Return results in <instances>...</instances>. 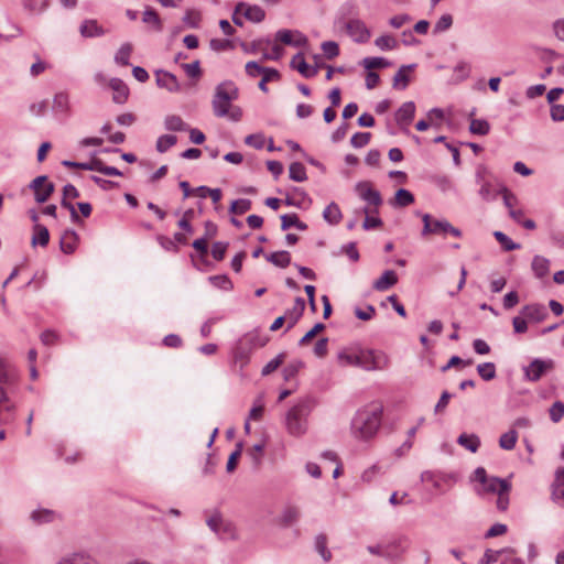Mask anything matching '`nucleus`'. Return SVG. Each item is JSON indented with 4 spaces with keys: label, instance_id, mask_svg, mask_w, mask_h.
<instances>
[{
    "label": "nucleus",
    "instance_id": "obj_24",
    "mask_svg": "<svg viewBox=\"0 0 564 564\" xmlns=\"http://www.w3.org/2000/svg\"><path fill=\"white\" fill-rule=\"evenodd\" d=\"M305 310V301L303 297H296L294 301V305L285 313V318L288 322V329L292 328L299 319L302 317Z\"/></svg>",
    "mask_w": 564,
    "mask_h": 564
},
{
    "label": "nucleus",
    "instance_id": "obj_59",
    "mask_svg": "<svg viewBox=\"0 0 564 564\" xmlns=\"http://www.w3.org/2000/svg\"><path fill=\"white\" fill-rule=\"evenodd\" d=\"M321 48L327 59H334L339 55V46L334 41L323 42Z\"/></svg>",
    "mask_w": 564,
    "mask_h": 564
},
{
    "label": "nucleus",
    "instance_id": "obj_63",
    "mask_svg": "<svg viewBox=\"0 0 564 564\" xmlns=\"http://www.w3.org/2000/svg\"><path fill=\"white\" fill-rule=\"evenodd\" d=\"M263 412H264V403L262 401V398L259 397L254 401L253 406L251 408V410L249 412L248 419L253 420V421H259V420H261Z\"/></svg>",
    "mask_w": 564,
    "mask_h": 564
},
{
    "label": "nucleus",
    "instance_id": "obj_26",
    "mask_svg": "<svg viewBox=\"0 0 564 564\" xmlns=\"http://www.w3.org/2000/svg\"><path fill=\"white\" fill-rule=\"evenodd\" d=\"M79 32L84 37H99L106 33L102 26H100L98 22L93 19L83 21L79 26Z\"/></svg>",
    "mask_w": 564,
    "mask_h": 564
},
{
    "label": "nucleus",
    "instance_id": "obj_62",
    "mask_svg": "<svg viewBox=\"0 0 564 564\" xmlns=\"http://www.w3.org/2000/svg\"><path fill=\"white\" fill-rule=\"evenodd\" d=\"M285 354H279L274 359L270 360L263 368H262V376H268L275 371L284 361Z\"/></svg>",
    "mask_w": 564,
    "mask_h": 564
},
{
    "label": "nucleus",
    "instance_id": "obj_56",
    "mask_svg": "<svg viewBox=\"0 0 564 564\" xmlns=\"http://www.w3.org/2000/svg\"><path fill=\"white\" fill-rule=\"evenodd\" d=\"M478 375L486 381L496 377V366L494 362H484L477 366Z\"/></svg>",
    "mask_w": 564,
    "mask_h": 564
},
{
    "label": "nucleus",
    "instance_id": "obj_38",
    "mask_svg": "<svg viewBox=\"0 0 564 564\" xmlns=\"http://www.w3.org/2000/svg\"><path fill=\"white\" fill-rule=\"evenodd\" d=\"M281 229L288 230L291 227H295L299 230H306L307 225L301 221L296 214H285L281 217Z\"/></svg>",
    "mask_w": 564,
    "mask_h": 564
},
{
    "label": "nucleus",
    "instance_id": "obj_36",
    "mask_svg": "<svg viewBox=\"0 0 564 564\" xmlns=\"http://www.w3.org/2000/svg\"><path fill=\"white\" fill-rule=\"evenodd\" d=\"M341 212L339 206L336 203H330L327 205L323 212V218L329 225H337L341 220Z\"/></svg>",
    "mask_w": 564,
    "mask_h": 564
},
{
    "label": "nucleus",
    "instance_id": "obj_10",
    "mask_svg": "<svg viewBox=\"0 0 564 564\" xmlns=\"http://www.w3.org/2000/svg\"><path fill=\"white\" fill-rule=\"evenodd\" d=\"M553 367L554 362L552 359L535 358L528 366L523 367L524 378L528 381L536 382L546 372L552 370Z\"/></svg>",
    "mask_w": 564,
    "mask_h": 564
},
{
    "label": "nucleus",
    "instance_id": "obj_49",
    "mask_svg": "<svg viewBox=\"0 0 564 564\" xmlns=\"http://www.w3.org/2000/svg\"><path fill=\"white\" fill-rule=\"evenodd\" d=\"M361 65L368 69L372 70L375 68H386L391 65V63L383 57H366L362 59Z\"/></svg>",
    "mask_w": 564,
    "mask_h": 564
},
{
    "label": "nucleus",
    "instance_id": "obj_40",
    "mask_svg": "<svg viewBox=\"0 0 564 564\" xmlns=\"http://www.w3.org/2000/svg\"><path fill=\"white\" fill-rule=\"evenodd\" d=\"M164 127L169 131L177 132V131H187L188 126L183 121L180 116L170 115L164 119Z\"/></svg>",
    "mask_w": 564,
    "mask_h": 564
},
{
    "label": "nucleus",
    "instance_id": "obj_29",
    "mask_svg": "<svg viewBox=\"0 0 564 564\" xmlns=\"http://www.w3.org/2000/svg\"><path fill=\"white\" fill-rule=\"evenodd\" d=\"M415 65H403L393 76V87L395 89L403 90L410 83L409 72L414 68Z\"/></svg>",
    "mask_w": 564,
    "mask_h": 564
},
{
    "label": "nucleus",
    "instance_id": "obj_35",
    "mask_svg": "<svg viewBox=\"0 0 564 564\" xmlns=\"http://www.w3.org/2000/svg\"><path fill=\"white\" fill-rule=\"evenodd\" d=\"M301 511L296 506H286L281 513V523L284 527H290L299 521Z\"/></svg>",
    "mask_w": 564,
    "mask_h": 564
},
{
    "label": "nucleus",
    "instance_id": "obj_52",
    "mask_svg": "<svg viewBox=\"0 0 564 564\" xmlns=\"http://www.w3.org/2000/svg\"><path fill=\"white\" fill-rule=\"evenodd\" d=\"M207 525L213 532L217 534H220L223 531H226L228 527V524L224 522L219 513H214L213 516H210L207 519Z\"/></svg>",
    "mask_w": 564,
    "mask_h": 564
},
{
    "label": "nucleus",
    "instance_id": "obj_16",
    "mask_svg": "<svg viewBox=\"0 0 564 564\" xmlns=\"http://www.w3.org/2000/svg\"><path fill=\"white\" fill-rule=\"evenodd\" d=\"M235 13H241L247 20L254 23H260L265 18V12L261 7L256 4L251 6L246 2L237 3Z\"/></svg>",
    "mask_w": 564,
    "mask_h": 564
},
{
    "label": "nucleus",
    "instance_id": "obj_41",
    "mask_svg": "<svg viewBox=\"0 0 564 564\" xmlns=\"http://www.w3.org/2000/svg\"><path fill=\"white\" fill-rule=\"evenodd\" d=\"M518 432L513 429H510L508 432L503 433L499 437V446L505 451H512L516 447L518 441Z\"/></svg>",
    "mask_w": 564,
    "mask_h": 564
},
{
    "label": "nucleus",
    "instance_id": "obj_53",
    "mask_svg": "<svg viewBox=\"0 0 564 564\" xmlns=\"http://www.w3.org/2000/svg\"><path fill=\"white\" fill-rule=\"evenodd\" d=\"M280 78V73L275 68L268 67L265 72L262 74V78L259 83V89L263 93L268 91L267 84L269 82L278 80Z\"/></svg>",
    "mask_w": 564,
    "mask_h": 564
},
{
    "label": "nucleus",
    "instance_id": "obj_14",
    "mask_svg": "<svg viewBox=\"0 0 564 564\" xmlns=\"http://www.w3.org/2000/svg\"><path fill=\"white\" fill-rule=\"evenodd\" d=\"M275 40L294 47H305L308 44L307 36L299 30L281 29L275 33Z\"/></svg>",
    "mask_w": 564,
    "mask_h": 564
},
{
    "label": "nucleus",
    "instance_id": "obj_54",
    "mask_svg": "<svg viewBox=\"0 0 564 564\" xmlns=\"http://www.w3.org/2000/svg\"><path fill=\"white\" fill-rule=\"evenodd\" d=\"M208 280L212 285L224 291H230L234 288L231 280L227 275H212Z\"/></svg>",
    "mask_w": 564,
    "mask_h": 564
},
{
    "label": "nucleus",
    "instance_id": "obj_17",
    "mask_svg": "<svg viewBox=\"0 0 564 564\" xmlns=\"http://www.w3.org/2000/svg\"><path fill=\"white\" fill-rule=\"evenodd\" d=\"M156 85L161 88H165L171 93H177L181 90V85L175 75L166 70L159 69L155 72Z\"/></svg>",
    "mask_w": 564,
    "mask_h": 564
},
{
    "label": "nucleus",
    "instance_id": "obj_23",
    "mask_svg": "<svg viewBox=\"0 0 564 564\" xmlns=\"http://www.w3.org/2000/svg\"><path fill=\"white\" fill-rule=\"evenodd\" d=\"M378 209H372L369 207H362L360 209L355 210L356 216L365 215V220L362 223V228L365 230H371L379 228L382 225V221L379 217L373 216L377 214Z\"/></svg>",
    "mask_w": 564,
    "mask_h": 564
},
{
    "label": "nucleus",
    "instance_id": "obj_27",
    "mask_svg": "<svg viewBox=\"0 0 564 564\" xmlns=\"http://www.w3.org/2000/svg\"><path fill=\"white\" fill-rule=\"evenodd\" d=\"M398 282V275L393 270H387L373 282L372 288L376 291L383 292L392 288Z\"/></svg>",
    "mask_w": 564,
    "mask_h": 564
},
{
    "label": "nucleus",
    "instance_id": "obj_46",
    "mask_svg": "<svg viewBox=\"0 0 564 564\" xmlns=\"http://www.w3.org/2000/svg\"><path fill=\"white\" fill-rule=\"evenodd\" d=\"M375 45L381 51H392L398 47V41L389 34L376 39Z\"/></svg>",
    "mask_w": 564,
    "mask_h": 564
},
{
    "label": "nucleus",
    "instance_id": "obj_58",
    "mask_svg": "<svg viewBox=\"0 0 564 564\" xmlns=\"http://www.w3.org/2000/svg\"><path fill=\"white\" fill-rule=\"evenodd\" d=\"M494 237L497 239V241L501 245V247L506 251H512L520 248L519 243L513 242L506 234L502 231H495Z\"/></svg>",
    "mask_w": 564,
    "mask_h": 564
},
{
    "label": "nucleus",
    "instance_id": "obj_43",
    "mask_svg": "<svg viewBox=\"0 0 564 564\" xmlns=\"http://www.w3.org/2000/svg\"><path fill=\"white\" fill-rule=\"evenodd\" d=\"M99 161H100V159L93 158L89 162L63 161L62 164L67 167L98 172Z\"/></svg>",
    "mask_w": 564,
    "mask_h": 564
},
{
    "label": "nucleus",
    "instance_id": "obj_30",
    "mask_svg": "<svg viewBox=\"0 0 564 564\" xmlns=\"http://www.w3.org/2000/svg\"><path fill=\"white\" fill-rule=\"evenodd\" d=\"M48 241H50L48 229L41 224H35L33 226V236L31 239L32 246L33 247H36V246L46 247L48 245Z\"/></svg>",
    "mask_w": 564,
    "mask_h": 564
},
{
    "label": "nucleus",
    "instance_id": "obj_3",
    "mask_svg": "<svg viewBox=\"0 0 564 564\" xmlns=\"http://www.w3.org/2000/svg\"><path fill=\"white\" fill-rule=\"evenodd\" d=\"M314 408L313 401L304 399L294 404L285 414L286 432L293 437H302L308 431V416Z\"/></svg>",
    "mask_w": 564,
    "mask_h": 564
},
{
    "label": "nucleus",
    "instance_id": "obj_11",
    "mask_svg": "<svg viewBox=\"0 0 564 564\" xmlns=\"http://www.w3.org/2000/svg\"><path fill=\"white\" fill-rule=\"evenodd\" d=\"M411 540L406 535H399L384 544V558L388 561H399L409 550Z\"/></svg>",
    "mask_w": 564,
    "mask_h": 564
},
{
    "label": "nucleus",
    "instance_id": "obj_57",
    "mask_svg": "<svg viewBox=\"0 0 564 564\" xmlns=\"http://www.w3.org/2000/svg\"><path fill=\"white\" fill-rule=\"evenodd\" d=\"M252 203L249 199H236L231 203L229 212L236 215H242L251 209Z\"/></svg>",
    "mask_w": 564,
    "mask_h": 564
},
{
    "label": "nucleus",
    "instance_id": "obj_9",
    "mask_svg": "<svg viewBox=\"0 0 564 564\" xmlns=\"http://www.w3.org/2000/svg\"><path fill=\"white\" fill-rule=\"evenodd\" d=\"M388 366V357L384 352L373 349H358L357 367L366 370H382Z\"/></svg>",
    "mask_w": 564,
    "mask_h": 564
},
{
    "label": "nucleus",
    "instance_id": "obj_32",
    "mask_svg": "<svg viewBox=\"0 0 564 564\" xmlns=\"http://www.w3.org/2000/svg\"><path fill=\"white\" fill-rule=\"evenodd\" d=\"M457 443L471 453H476L480 447V438L476 434L462 433Z\"/></svg>",
    "mask_w": 564,
    "mask_h": 564
},
{
    "label": "nucleus",
    "instance_id": "obj_19",
    "mask_svg": "<svg viewBox=\"0 0 564 564\" xmlns=\"http://www.w3.org/2000/svg\"><path fill=\"white\" fill-rule=\"evenodd\" d=\"M284 203L288 206L307 208L311 204V199L302 188L294 187L293 191L286 195Z\"/></svg>",
    "mask_w": 564,
    "mask_h": 564
},
{
    "label": "nucleus",
    "instance_id": "obj_20",
    "mask_svg": "<svg viewBox=\"0 0 564 564\" xmlns=\"http://www.w3.org/2000/svg\"><path fill=\"white\" fill-rule=\"evenodd\" d=\"M522 316L529 322H542L547 316L546 307L542 304H529L521 310Z\"/></svg>",
    "mask_w": 564,
    "mask_h": 564
},
{
    "label": "nucleus",
    "instance_id": "obj_22",
    "mask_svg": "<svg viewBox=\"0 0 564 564\" xmlns=\"http://www.w3.org/2000/svg\"><path fill=\"white\" fill-rule=\"evenodd\" d=\"M108 85L113 90V96H112L113 102L119 104V105L124 104L129 96L128 86L120 78L109 79Z\"/></svg>",
    "mask_w": 564,
    "mask_h": 564
},
{
    "label": "nucleus",
    "instance_id": "obj_12",
    "mask_svg": "<svg viewBox=\"0 0 564 564\" xmlns=\"http://www.w3.org/2000/svg\"><path fill=\"white\" fill-rule=\"evenodd\" d=\"M29 188L34 192L35 202L43 204L47 202L51 195L54 193L55 186L47 180L46 175H40L29 184Z\"/></svg>",
    "mask_w": 564,
    "mask_h": 564
},
{
    "label": "nucleus",
    "instance_id": "obj_28",
    "mask_svg": "<svg viewBox=\"0 0 564 564\" xmlns=\"http://www.w3.org/2000/svg\"><path fill=\"white\" fill-rule=\"evenodd\" d=\"M501 186L502 185H495L491 181L482 182V184L479 185L478 194L482 200L492 202L500 195Z\"/></svg>",
    "mask_w": 564,
    "mask_h": 564
},
{
    "label": "nucleus",
    "instance_id": "obj_25",
    "mask_svg": "<svg viewBox=\"0 0 564 564\" xmlns=\"http://www.w3.org/2000/svg\"><path fill=\"white\" fill-rule=\"evenodd\" d=\"M78 239V235L75 230L66 229L61 236V250L66 254L73 253L77 247Z\"/></svg>",
    "mask_w": 564,
    "mask_h": 564
},
{
    "label": "nucleus",
    "instance_id": "obj_60",
    "mask_svg": "<svg viewBox=\"0 0 564 564\" xmlns=\"http://www.w3.org/2000/svg\"><path fill=\"white\" fill-rule=\"evenodd\" d=\"M550 419L554 423H558L564 417V402L555 401L549 410Z\"/></svg>",
    "mask_w": 564,
    "mask_h": 564
},
{
    "label": "nucleus",
    "instance_id": "obj_45",
    "mask_svg": "<svg viewBox=\"0 0 564 564\" xmlns=\"http://www.w3.org/2000/svg\"><path fill=\"white\" fill-rule=\"evenodd\" d=\"M289 176L295 182H304L307 178L305 166L300 162H293L289 167Z\"/></svg>",
    "mask_w": 564,
    "mask_h": 564
},
{
    "label": "nucleus",
    "instance_id": "obj_37",
    "mask_svg": "<svg viewBox=\"0 0 564 564\" xmlns=\"http://www.w3.org/2000/svg\"><path fill=\"white\" fill-rule=\"evenodd\" d=\"M337 359H338V362L340 366L357 367L358 349H352V348L341 349L337 355Z\"/></svg>",
    "mask_w": 564,
    "mask_h": 564
},
{
    "label": "nucleus",
    "instance_id": "obj_48",
    "mask_svg": "<svg viewBox=\"0 0 564 564\" xmlns=\"http://www.w3.org/2000/svg\"><path fill=\"white\" fill-rule=\"evenodd\" d=\"M177 142V138L173 134H163L156 140V151L160 153H165L170 148L175 145Z\"/></svg>",
    "mask_w": 564,
    "mask_h": 564
},
{
    "label": "nucleus",
    "instance_id": "obj_1",
    "mask_svg": "<svg viewBox=\"0 0 564 564\" xmlns=\"http://www.w3.org/2000/svg\"><path fill=\"white\" fill-rule=\"evenodd\" d=\"M383 416V406L379 403L367 404L354 414L350 434L359 442H371L378 434Z\"/></svg>",
    "mask_w": 564,
    "mask_h": 564
},
{
    "label": "nucleus",
    "instance_id": "obj_8",
    "mask_svg": "<svg viewBox=\"0 0 564 564\" xmlns=\"http://www.w3.org/2000/svg\"><path fill=\"white\" fill-rule=\"evenodd\" d=\"M335 25L344 29L348 36L359 44L368 42L371 36V32L366 23L358 18L346 19L345 17H339L336 19Z\"/></svg>",
    "mask_w": 564,
    "mask_h": 564
},
{
    "label": "nucleus",
    "instance_id": "obj_33",
    "mask_svg": "<svg viewBox=\"0 0 564 564\" xmlns=\"http://www.w3.org/2000/svg\"><path fill=\"white\" fill-rule=\"evenodd\" d=\"M142 21L145 24L152 25L153 30L156 32H162L163 30V22L160 15L151 7H147L145 10L143 11Z\"/></svg>",
    "mask_w": 564,
    "mask_h": 564
},
{
    "label": "nucleus",
    "instance_id": "obj_55",
    "mask_svg": "<svg viewBox=\"0 0 564 564\" xmlns=\"http://www.w3.org/2000/svg\"><path fill=\"white\" fill-rule=\"evenodd\" d=\"M382 474H383L382 467L379 464H373L372 466L368 467L361 474V480L364 482L370 484V482L375 481Z\"/></svg>",
    "mask_w": 564,
    "mask_h": 564
},
{
    "label": "nucleus",
    "instance_id": "obj_5",
    "mask_svg": "<svg viewBox=\"0 0 564 564\" xmlns=\"http://www.w3.org/2000/svg\"><path fill=\"white\" fill-rule=\"evenodd\" d=\"M421 218L423 223L422 237L437 235L446 238L451 235L455 238H460L463 236L462 230L453 226L447 219L434 218L430 214H422Z\"/></svg>",
    "mask_w": 564,
    "mask_h": 564
},
{
    "label": "nucleus",
    "instance_id": "obj_4",
    "mask_svg": "<svg viewBox=\"0 0 564 564\" xmlns=\"http://www.w3.org/2000/svg\"><path fill=\"white\" fill-rule=\"evenodd\" d=\"M239 97V89L231 80H226L218 84L215 88L212 106L214 115L218 118H224L231 108V102Z\"/></svg>",
    "mask_w": 564,
    "mask_h": 564
},
{
    "label": "nucleus",
    "instance_id": "obj_39",
    "mask_svg": "<svg viewBox=\"0 0 564 564\" xmlns=\"http://www.w3.org/2000/svg\"><path fill=\"white\" fill-rule=\"evenodd\" d=\"M265 258L269 262L279 268H286L291 263V254L285 250L272 252Z\"/></svg>",
    "mask_w": 564,
    "mask_h": 564
},
{
    "label": "nucleus",
    "instance_id": "obj_61",
    "mask_svg": "<svg viewBox=\"0 0 564 564\" xmlns=\"http://www.w3.org/2000/svg\"><path fill=\"white\" fill-rule=\"evenodd\" d=\"M371 133L370 132H356L352 134L350 139V144L356 148H362L370 142Z\"/></svg>",
    "mask_w": 564,
    "mask_h": 564
},
{
    "label": "nucleus",
    "instance_id": "obj_51",
    "mask_svg": "<svg viewBox=\"0 0 564 564\" xmlns=\"http://www.w3.org/2000/svg\"><path fill=\"white\" fill-rule=\"evenodd\" d=\"M490 126L487 120L473 119L469 124V131L477 135H486L489 133Z\"/></svg>",
    "mask_w": 564,
    "mask_h": 564
},
{
    "label": "nucleus",
    "instance_id": "obj_42",
    "mask_svg": "<svg viewBox=\"0 0 564 564\" xmlns=\"http://www.w3.org/2000/svg\"><path fill=\"white\" fill-rule=\"evenodd\" d=\"M531 267L538 278H543L549 273L550 261L544 257L535 256Z\"/></svg>",
    "mask_w": 564,
    "mask_h": 564
},
{
    "label": "nucleus",
    "instance_id": "obj_13",
    "mask_svg": "<svg viewBox=\"0 0 564 564\" xmlns=\"http://www.w3.org/2000/svg\"><path fill=\"white\" fill-rule=\"evenodd\" d=\"M355 191L359 197L367 203V207L369 208L378 209V207L382 204L380 193L375 189L368 182L357 183Z\"/></svg>",
    "mask_w": 564,
    "mask_h": 564
},
{
    "label": "nucleus",
    "instance_id": "obj_64",
    "mask_svg": "<svg viewBox=\"0 0 564 564\" xmlns=\"http://www.w3.org/2000/svg\"><path fill=\"white\" fill-rule=\"evenodd\" d=\"M303 367V362L301 360H295L290 362L284 369H283V377L284 380L289 381L293 379L300 369Z\"/></svg>",
    "mask_w": 564,
    "mask_h": 564
},
{
    "label": "nucleus",
    "instance_id": "obj_44",
    "mask_svg": "<svg viewBox=\"0 0 564 564\" xmlns=\"http://www.w3.org/2000/svg\"><path fill=\"white\" fill-rule=\"evenodd\" d=\"M315 550L323 557L325 562H329L332 553L327 549V536L325 534H318L315 538Z\"/></svg>",
    "mask_w": 564,
    "mask_h": 564
},
{
    "label": "nucleus",
    "instance_id": "obj_50",
    "mask_svg": "<svg viewBox=\"0 0 564 564\" xmlns=\"http://www.w3.org/2000/svg\"><path fill=\"white\" fill-rule=\"evenodd\" d=\"M414 202L413 194L404 188H400L397 191L394 196V206L405 207Z\"/></svg>",
    "mask_w": 564,
    "mask_h": 564
},
{
    "label": "nucleus",
    "instance_id": "obj_7",
    "mask_svg": "<svg viewBox=\"0 0 564 564\" xmlns=\"http://www.w3.org/2000/svg\"><path fill=\"white\" fill-rule=\"evenodd\" d=\"M265 340L258 334L249 333L242 336L232 349V358L242 369L248 362L252 351L259 347H263Z\"/></svg>",
    "mask_w": 564,
    "mask_h": 564
},
{
    "label": "nucleus",
    "instance_id": "obj_15",
    "mask_svg": "<svg viewBox=\"0 0 564 564\" xmlns=\"http://www.w3.org/2000/svg\"><path fill=\"white\" fill-rule=\"evenodd\" d=\"M30 521L35 525L51 524L62 520V514L48 508H36L30 512Z\"/></svg>",
    "mask_w": 564,
    "mask_h": 564
},
{
    "label": "nucleus",
    "instance_id": "obj_6",
    "mask_svg": "<svg viewBox=\"0 0 564 564\" xmlns=\"http://www.w3.org/2000/svg\"><path fill=\"white\" fill-rule=\"evenodd\" d=\"M470 479L479 484V487L476 488L478 495L498 494L500 491H510L511 489V484L507 479L488 477L484 467H477Z\"/></svg>",
    "mask_w": 564,
    "mask_h": 564
},
{
    "label": "nucleus",
    "instance_id": "obj_34",
    "mask_svg": "<svg viewBox=\"0 0 564 564\" xmlns=\"http://www.w3.org/2000/svg\"><path fill=\"white\" fill-rule=\"evenodd\" d=\"M503 553H514V549L511 546H507L500 550L487 549L484 552V555L480 558L479 564H494L498 562L499 557H501Z\"/></svg>",
    "mask_w": 564,
    "mask_h": 564
},
{
    "label": "nucleus",
    "instance_id": "obj_21",
    "mask_svg": "<svg viewBox=\"0 0 564 564\" xmlns=\"http://www.w3.org/2000/svg\"><path fill=\"white\" fill-rule=\"evenodd\" d=\"M415 115V104L413 101H406L395 112V121L401 127L409 126Z\"/></svg>",
    "mask_w": 564,
    "mask_h": 564
},
{
    "label": "nucleus",
    "instance_id": "obj_18",
    "mask_svg": "<svg viewBox=\"0 0 564 564\" xmlns=\"http://www.w3.org/2000/svg\"><path fill=\"white\" fill-rule=\"evenodd\" d=\"M290 66L296 69L305 78H312L317 74V67L310 66L304 58L303 53H297L291 59Z\"/></svg>",
    "mask_w": 564,
    "mask_h": 564
},
{
    "label": "nucleus",
    "instance_id": "obj_2",
    "mask_svg": "<svg viewBox=\"0 0 564 564\" xmlns=\"http://www.w3.org/2000/svg\"><path fill=\"white\" fill-rule=\"evenodd\" d=\"M19 373L7 360L0 357V426L14 422L17 404L11 395L15 393Z\"/></svg>",
    "mask_w": 564,
    "mask_h": 564
},
{
    "label": "nucleus",
    "instance_id": "obj_47",
    "mask_svg": "<svg viewBox=\"0 0 564 564\" xmlns=\"http://www.w3.org/2000/svg\"><path fill=\"white\" fill-rule=\"evenodd\" d=\"M132 53L131 43H123L115 55V62L119 65H129V58Z\"/></svg>",
    "mask_w": 564,
    "mask_h": 564
},
{
    "label": "nucleus",
    "instance_id": "obj_31",
    "mask_svg": "<svg viewBox=\"0 0 564 564\" xmlns=\"http://www.w3.org/2000/svg\"><path fill=\"white\" fill-rule=\"evenodd\" d=\"M69 96L67 93L61 91L54 96L53 110L57 115L67 116L69 113Z\"/></svg>",
    "mask_w": 564,
    "mask_h": 564
}]
</instances>
